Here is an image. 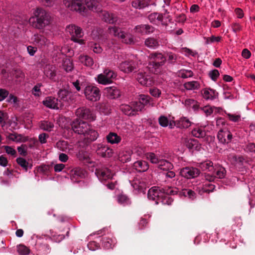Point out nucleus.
<instances>
[{
    "instance_id": "nucleus-3",
    "label": "nucleus",
    "mask_w": 255,
    "mask_h": 255,
    "mask_svg": "<svg viewBox=\"0 0 255 255\" xmlns=\"http://www.w3.org/2000/svg\"><path fill=\"white\" fill-rule=\"evenodd\" d=\"M33 14V15L29 19V23L33 27L37 29H43L51 23V17L49 13L44 9L36 8Z\"/></svg>"
},
{
    "instance_id": "nucleus-42",
    "label": "nucleus",
    "mask_w": 255,
    "mask_h": 255,
    "mask_svg": "<svg viewBox=\"0 0 255 255\" xmlns=\"http://www.w3.org/2000/svg\"><path fill=\"white\" fill-rule=\"evenodd\" d=\"M200 84L198 81H192L186 82L184 84V87L187 90H198L200 88Z\"/></svg>"
},
{
    "instance_id": "nucleus-59",
    "label": "nucleus",
    "mask_w": 255,
    "mask_h": 255,
    "mask_svg": "<svg viewBox=\"0 0 255 255\" xmlns=\"http://www.w3.org/2000/svg\"><path fill=\"white\" fill-rule=\"evenodd\" d=\"M118 202L123 206L128 205L130 203L129 199L125 195H120L118 196Z\"/></svg>"
},
{
    "instance_id": "nucleus-37",
    "label": "nucleus",
    "mask_w": 255,
    "mask_h": 255,
    "mask_svg": "<svg viewBox=\"0 0 255 255\" xmlns=\"http://www.w3.org/2000/svg\"><path fill=\"white\" fill-rule=\"evenodd\" d=\"M109 34L118 38L123 37L124 36V32L117 26H110L108 28Z\"/></svg>"
},
{
    "instance_id": "nucleus-25",
    "label": "nucleus",
    "mask_w": 255,
    "mask_h": 255,
    "mask_svg": "<svg viewBox=\"0 0 255 255\" xmlns=\"http://www.w3.org/2000/svg\"><path fill=\"white\" fill-rule=\"evenodd\" d=\"M102 19L106 22L114 24L117 22L118 17L114 13H110L106 11L101 12Z\"/></svg>"
},
{
    "instance_id": "nucleus-54",
    "label": "nucleus",
    "mask_w": 255,
    "mask_h": 255,
    "mask_svg": "<svg viewBox=\"0 0 255 255\" xmlns=\"http://www.w3.org/2000/svg\"><path fill=\"white\" fill-rule=\"evenodd\" d=\"M122 42L126 44H130L133 43V38L132 35L124 32V36L120 38Z\"/></svg>"
},
{
    "instance_id": "nucleus-8",
    "label": "nucleus",
    "mask_w": 255,
    "mask_h": 255,
    "mask_svg": "<svg viewBox=\"0 0 255 255\" xmlns=\"http://www.w3.org/2000/svg\"><path fill=\"white\" fill-rule=\"evenodd\" d=\"M164 11L165 13L164 14V15L157 12L150 14L148 16V20L151 23L157 25H167L168 22L170 21L171 19L168 15H166V13H168L167 10L165 9Z\"/></svg>"
},
{
    "instance_id": "nucleus-28",
    "label": "nucleus",
    "mask_w": 255,
    "mask_h": 255,
    "mask_svg": "<svg viewBox=\"0 0 255 255\" xmlns=\"http://www.w3.org/2000/svg\"><path fill=\"white\" fill-rule=\"evenodd\" d=\"M131 154V150L130 149H125L119 152L118 158L122 162L126 163L130 161Z\"/></svg>"
},
{
    "instance_id": "nucleus-51",
    "label": "nucleus",
    "mask_w": 255,
    "mask_h": 255,
    "mask_svg": "<svg viewBox=\"0 0 255 255\" xmlns=\"http://www.w3.org/2000/svg\"><path fill=\"white\" fill-rule=\"evenodd\" d=\"M181 194L191 200H194L196 198V193L191 189H183Z\"/></svg>"
},
{
    "instance_id": "nucleus-24",
    "label": "nucleus",
    "mask_w": 255,
    "mask_h": 255,
    "mask_svg": "<svg viewBox=\"0 0 255 255\" xmlns=\"http://www.w3.org/2000/svg\"><path fill=\"white\" fill-rule=\"evenodd\" d=\"M203 97L206 100H213L218 97V93L211 88H204L202 90Z\"/></svg>"
},
{
    "instance_id": "nucleus-64",
    "label": "nucleus",
    "mask_w": 255,
    "mask_h": 255,
    "mask_svg": "<svg viewBox=\"0 0 255 255\" xmlns=\"http://www.w3.org/2000/svg\"><path fill=\"white\" fill-rule=\"evenodd\" d=\"M245 150L246 152L251 153L252 154H255V143H249L246 145Z\"/></svg>"
},
{
    "instance_id": "nucleus-43",
    "label": "nucleus",
    "mask_w": 255,
    "mask_h": 255,
    "mask_svg": "<svg viewBox=\"0 0 255 255\" xmlns=\"http://www.w3.org/2000/svg\"><path fill=\"white\" fill-rule=\"evenodd\" d=\"M146 158L147 160L152 164L157 165L160 159H161L160 156H158L153 152H148L145 154Z\"/></svg>"
},
{
    "instance_id": "nucleus-55",
    "label": "nucleus",
    "mask_w": 255,
    "mask_h": 255,
    "mask_svg": "<svg viewBox=\"0 0 255 255\" xmlns=\"http://www.w3.org/2000/svg\"><path fill=\"white\" fill-rule=\"evenodd\" d=\"M42 86L41 83L36 84L32 89V94L35 96L39 97L41 95L40 88Z\"/></svg>"
},
{
    "instance_id": "nucleus-15",
    "label": "nucleus",
    "mask_w": 255,
    "mask_h": 255,
    "mask_svg": "<svg viewBox=\"0 0 255 255\" xmlns=\"http://www.w3.org/2000/svg\"><path fill=\"white\" fill-rule=\"evenodd\" d=\"M163 191H162L159 187L154 186L151 187L148 192L147 197L149 200L154 201L155 204L159 203V201Z\"/></svg>"
},
{
    "instance_id": "nucleus-12",
    "label": "nucleus",
    "mask_w": 255,
    "mask_h": 255,
    "mask_svg": "<svg viewBox=\"0 0 255 255\" xmlns=\"http://www.w3.org/2000/svg\"><path fill=\"white\" fill-rule=\"evenodd\" d=\"M76 115L85 120L93 121L96 119L95 115L89 109L82 107L77 109Z\"/></svg>"
},
{
    "instance_id": "nucleus-48",
    "label": "nucleus",
    "mask_w": 255,
    "mask_h": 255,
    "mask_svg": "<svg viewBox=\"0 0 255 255\" xmlns=\"http://www.w3.org/2000/svg\"><path fill=\"white\" fill-rule=\"evenodd\" d=\"M62 67L67 72L71 71L73 69L72 62L68 58H66L63 61Z\"/></svg>"
},
{
    "instance_id": "nucleus-18",
    "label": "nucleus",
    "mask_w": 255,
    "mask_h": 255,
    "mask_svg": "<svg viewBox=\"0 0 255 255\" xmlns=\"http://www.w3.org/2000/svg\"><path fill=\"white\" fill-rule=\"evenodd\" d=\"M137 81L143 86H151L154 83L152 77L145 73L139 72L136 76Z\"/></svg>"
},
{
    "instance_id": "nucleus-56",
    "label": "nucleus",
    "mask_w": 255,
    "mask_h": 255,
    "mask_svg": "<svg viewBox=\"0 0 255 255\" xmlns=\"http://www.w3.org/2000/svg\"><path fill=\"white\" fill-rule=\"evenodd\" d=\"M217 108L215 107L205 106L201 109L202 113H204L206 116H210L214 111L216 110Z\"/></svg>"
},
{
    "instance_id": "nucleus-57",
    "label": "nucleus",
    "mask_w": 255,
    "mask_h": 255,
    "mask_svg": "<svg viewBox=\"0 0 255 255\" xmlns=\"http://www.w3.org/2000/svg\"><path fill=\"white\" fill-rule=\"evenodd\" d=\"M166 58L169 63L174 64L176 62L177 56L175 53L169 52H167Z\"/></svg>"
},
{
    "instance_id": "nucleus-20",
    "label": "nucleus",
    "mask_w": 255,
    "mask_h": 255,
    "mask_svg": "<svg viewBox=\"0 0 255 255\" xmlns=\"http://www.w3.org/2000/svg\"><path fill=\"white\" fill-rule=\"evenodd\" d=\"M217 137L221 143L224 144L230 142L232 134L228 130L220 129L218 133Z\"/></svg>"
},
{
    "instance_id": "nucleus-1",
    "label": "nucleus",
    "mask_w": 255,
    "mask_h": 255,
    "mask_svg": "<svg viewBox=\"0 0 255 255\" xmlns=\"http://www.w3.org/2000/svg\"><path fill=\"white\" fill-rule=\"evenodd\" d=\"M72 129L75 132L83 135L85 139L91 142L95 141L99 136V133L92 126L86 122L76 120L71 125Z\"/></svg>"
},
{
    "instance_id": "nucleus-9",
    "label": "nucleus",
    "mask_w": 255,
    "mask_h": 255,
    "mask_svg": "<svg viewBox=\"0 0 255 255\" xmlns=\"http://www.w3.org/2000/svg\"><path fill=\"white\" fill-rule=\"evenodd\" d=\"M84 94L87 100L92 102L99 101L101 97L99 89L93 85L86 86L84 89Z\"/></svg>"
},
{
    "instance_id": "nucleus-36",
    "label": "nucleus",
    "mask_w": 255,
    "mask_h": 255,
    "mask_svg": "<svg viewBox=\"0 0 255 255\" xmlns=\"http://www.w3.org/2000/svg\"><path fill=\"white\" fill-rule=\"evenodd\" d=\"M39 127L43 130L51 131L54 128V124L48 121H42L39 122Z\"/></svg>"
},
{
    "instance_id": "nucleus-6",
    "label": "nucleus",
    "mask_w": 255,
    "mask_h": 255,
    "mask_svg": "<svg viewBox=\"0 0 255 255\" xmlns=\"http://www.w3.org/2000/svg\"><path fill=\"white\" fill-rule=\"evenodd\" d=\"M117 76L116 72L113 70L106 68L103 72L97 75L96 78V81L100 84L106 85L113 83V80Z\"/></svg>"
},
{
    "instance_id": "nucleus-53",
    "label": "nucleus",
    "mask_w": 255,
    "mask_h": 255,
    "mask_svg": "<svg viewBox=\"0 0 255 255\" xmlns=\"http://www.w3.org/2000/svg\"><path fill=\"white\" fill-rule=\"evenodd\" d=\"M17 251L19 255H27L30 253V250L23 245L18 246L17 247Z\"/></svg>"
},
{
    "instance_id": "nucleus-47",
    "label": "nucleus",
    "mask_w": 255,
    "mask_h": 255,
    "mask_svg": "<svg viewBox=\"0 0 255 255\" xmlns=\"http://www.w3.org/2000/svg\"><path fill=\"white\" fill-rule=\"evenodd\" d=\"M191 125V122L186 117L180 119L178 123V126L180 128H188Z\"/></svg>"
},
{
    "instance_id": "nucleus-40",
    "label": "nucleus",
    "mask_w": 255,
    "mask_h": 255,
    "mask_svg": "<svg viewBox=\"0 0 255 255\" xmlns=\"http://www.w3.org/2000/svg\"><path fill=\"white\" fill-rule=\"evenodd\" d=\"M17 163L25 171H27L28 169L32 168V165L24 158L18 157L16 159Z\"/></svg>"
},
{
    "instance_id": "nucleus-58",
    "label": "nucleus",
    "mask_w": 255,
    "mask_h": 255,
    "mask_svg": "<svg viewBox=\"0 0 255 255\" xmlns=\"http://www.w3.org/2000/svg\"><path fill=\"white\" fill-rule=\"evenodd\" d=\"M131 104L134 111V115L136 114L137 112L141 111L144 108L143 104H141L139 102H133Z\"/></svg>"
},
{
    "instance_id": "nucleus-63",
    "label": "nucleus",
    "mask_w": 255,
    "mask_h": 255,
    "mask_svg": "<svg viewBox=\"0 0 255 255\" xmlns=\"http://www.w3.org/2000/svg\"><path fill=\"white\" fill-rule=\"evenodd\" d=\"M208 74L211 79L214 81L217 80L220 75L219 71L217 69L210 71Z\"/></svg>"
},
{
    "instance_id": "nucleus-23",
    "label": "nucleus",
    "mask_w": 255,
    "mask_h": 255,
    "mask_svg": "<svg viewBox=\"0 0 255 255\" xmlns=\"http://www.w3.org/2000/svg\"><path fill=\"white\" fill-rule=\"evenodd\" d=\"M60 101L57 98L47 97L43 101V104L50 109H58Z\"/></svg>"
},
{
    "instance_id": "nucleus-39",
    "label": "nucleus",
    "mask_w": 255,
    "mask_h": 255,
    "mask_svg": "<svg viewBox=\"0 0 255 255\" xmlns=\"http://www.w3.org/2000/svg\"><path fill=\"white\" fill-rule=\"evenodd\" d=\"M79 61L84 65L92 66L94 64L93 59L88 55H81L79 57Z\"/></svg>"
},
{
    "instance_id": "nucleus-32",
    "label": "nucleus",
    "mask_w": 255,
    "mask_h": 255,
    "mask_svg": "<svg viewBox=\"0 0 255 255\" xmlns=\"http://www.w3.org/2000/svg\"><path fill=\"white\" fill-rule=\"evenodd\" d=\"M150 4V0H133L131 2L133 7L141 9L147 7Z\"/></svg>"
},
{
    "instance_id": "nucleus-11",
    "label": "nucleus",
    "mask_w": 255,
    "mask_h": 255,
    "mask_svg": "<svg viewBox=\"0 0 255 255\" xmlns=\"http://www.w3.org/2000/svg\"><path fill=\"white\" fill-rule=\"evenodd\" d=\"M177 190L174 188H169L167 190H163V195L159 201L164 205H171L173 201V199L169 196V195H174L177 194Z\"/></svg>"
},
{
    "instance_id": "nucleus-19",
    "label": "nucleus",
    "mask_w": 255,
    "mask_h": 255,
    "mask_svg": "<svg viewBox=\"0 0 255 255\" xmlns=\"http://www.w3.org/2000/svg\"><path fill=\"white\" fill-rule=\"evenodd\" d=\"M86 172L80 168H75L70 171V177L73 182H79L81 178L85 177Z\"/></svg>"
},
{
    "instance_id": "nucleus-52",
    "label": "nucleus",
    "mask_w": 255,
    "mask_h": 255,
    "mask_svg": "<svg viewBox=\"0 0 255 255\" xmlns=\"http://www.w3.org/2000/svg\"><path fill=\"white\" fill-rule=\"evenodd\" d=\"M89 46L91 49H92L93 52L95 53L100 54L103 51V49L99 44L95 43L93 42H90L89 43Z\"/></svg>"
},
{
    "instance_id": "nucleus-45",
    "label": "nucleus",
    "mask_w": 255,
    "mask_h": 255,
    "mask_svg": "<svg viewBox=\"0 0 255 255\" xmlns=\"http://www.w3.org/2000/svg\"><path fill=\"white\" fill-rule=\"evenodd\" d=\"M56 147L62 151H67L72 149L68 143V142L64 140H60L56 143Z\"/></svg>"
},
{
    "instance_id": "nucleus-33",
    "label": "nucleus",
    "mask_w": 255,
    "mask_h": 255,
    "mask_svg": "<svg viewBox=\"0 0 255 255\" xmlns=\"http://www.w3.org/2000/svg\"><path fill=\"white\" fill-rule=\"evenodd\" d=\"M106 139L109 143L111 144H118L119 143L122 138L120 136L118 135L117 133L113 132H110L107 136Z\"/></svg>"
},
{
    "instance_id": "nucleus-17",
    "label": "nucleus",
    "mask_w": 255,
    "mask_h": 255,
    "mask_svg": "<svg viewBox=\"0 0 255 255\" xmlns=\"http://www.w3.org/2000/svg\"><path fill=\"white\" fill-rule=\"evenodd\" d=\"M37 255H47L50 253L51 249L44 240H39L36 244Z\"/></svg>"
},
{
    "instance_id": "nucleus-61",
    "label": "nucleus",
    "mask_w": 255,
    "mask_h": 255,
    "mask_svg": "<svg viewBox=\"0 0 255 255\" xmlns=\"http://www.w3.org/2000/svg\"><path fill=\"white\" fill-rule=\"evenodd\" d=\"M182 52L185 53L186 56H192L196 57L198 55V53L196 51L192 50L186 47L182 48Z\"/></svg>"
},
{
    "instance_id": "nucleus-22",
    "label": "nucleus",
    "mask_w": 255,
    "mask_h": 255,
    "mask_svg": "<svg viewBox=\"0 0 255 255\" xmlns=\"http://www.w3.org/2000/svg\"><path fill=\"white\" fill-rule=\"evenodd\" d=\"M32 40L38 46H48L50 44V41L48 39L44 36L38 34H34L32 37Z\"/></svg>"
},
{
    "instance_id": "nucleus-44",
    "label": "nucleus",
    "mask_w": 255,
    "mask_h": 255,
    "mask_svg": "<svg viewBox=\"0 0 255 255\" xmlns=\"http://www.w3.org/2000/svg\"><path fill=\"white\" fill-rule=\"evenodd\" d=\"M102 0H85V4L89 9L96 10Z\"/></svg>"
},
{
    "instance_id": "nucleus-38",
    "label": "nucleus",
    "mask_w": 255,
    "mask_h": 255,
    "mask_svg": "<svg viewBox=\"0 0 255 255\" xmlns=\"http://www.w3.org/2000/svg\"><path fill=\"white\" fill-rule=\"evenodd\" d=\"M145 45L149 48L155 49L159 46L158 40L153 37L146 38L144 41Z\"/></svg>"
},
{
    "instance_id": "nucleus-21",
    "label": "nucleus",
    "mask_w": 255,
    "mask_h": 255,
    "mask_svg": "<svg viewBox=\"0 0 255 255\" xmlns=\"http://www.w3.org/2000/svg\"><path fill=\"white\" fill-rule=\"evenodd\" d=\"M105 92L107 97L111 99H117L121 95L120 90L115 86L106 87Z\"/></svg>"
},
{
    "instance_id": "nucleus-60",
    "label": "nucleus",
    "mask_w": 255,
    "mask_h": 255,
    "mask_svg": "<svg viewBox=\"0 0 255 255\" xmlns=\"http://www.w3.org/2000/svg\"><path fill=\"white\" fill-rule=\"evenodd\" d=\"M139 102L141 104H143L144 106L149 103L151 98L147 95H139Z\"/></svg>"
},
{
    "instance_id": "nucleus-5",
    "label": "nucleus",
    "mask_w": 255,
    "mask_h": 255,
    "mask_svg": "<svg viewBox=\"0 0 255 255\" xmlns=\"http://www.w3.org/2000/svg\"><path fill=\"white\" fill-rule=\"evenodd\" d=\"M66 31L71 36V40L80 45L85 44V40L81 39L84 35L82 29L75 24H69L66 26Z\"/></svg>"
},
{
    "instance_id": "nucleus-13",
    "label": "nucleus",
    "mask_w": 255,
    "mask_h": 255,
    "mask_svg": "<svg viewBox=\"0 0 255 255\" xmlns=\"http://www.w3.org/2000/svg\"><path fill=\"white\" fill-rule=\"evenodd\" d=\"M95 173L101 182L111 179L114 175L111 170L107 167L97 169Z\"/></svg>"
},
{
    "instance_id": "nucleus-62",
    "label": "nucleus",
    "mask_w": 255,
    "mask_h": 255,
    "mask_svg": "<svg viewBox=\"0 0 255 255\" xmlns=\"http://www.w3.org/2000/svg\"><path fill=\"white\" fill-rule=\"evenodd\" d=\"M229 120L233 122H238L241 121V116L240 115L232 114L230 113L226 114Z\"/></svg>"
},
{
    "instance_id": "nucleus-34",
    "label": "nucleus",
    "mask_w": 255,
    "mask_h": 255,
    "mask_svg": "<svg viewBox=\"0 0 255 255\" xmlns=\"http://www.w3.org/2000/svg\"><path fill=\"white\" fill-rule=\"evenodd\" d=\"M44 73L47 77L53 79L56 76L55 67L52 65H47L44 67Z\"/></svg>"
},
{
    "instance_id": "nucleus-2",
    "label": "nucleus",
    "mask_w": 255,
    "mask_h": 255,
    "mask_svg": "<svg viewBox=\"0 0 255 255\" xmlns=\"http://www.w3.org/2000/svg\"><path fill=\"white\" fill-rule=\"evenodd\" d=\"M214 172L218 178H223L226 174V170L223 167H219L215 169ZM213 173V172H212ZM215 174H205V181L201 184H199L197 188L199 193L201 195L205 193H209L212 192L215 188V186L211 183L215 179Z\"/></svg>"
},
{
    "instance_id": "nucleus-27",
    "label": "nucleus",
    "mask_w": 255,
    "mask_h": 255,
    "mask_svg": "<svg viewBox=\"0 0 255 255\" xmlns=\"http://www.w3.org/2000/svg\"><path fill=\"white\" fill-rule=\"evenodd\" d=\"M103 30L101 28H96L92 30L91 33V37L94 40L97 41L99 42H104L107 37L105 38L103 35Z\"/></svg>"
},
{
    "instance_id": "nucleus-46",
    "label": "nucleus",
    "mask_w": 255,
    "mask_h": 255,
    "mask_svg": "<svg viewBox=\"0 0 255 255\" xmlns=\"http://www.w3.org/2000/svg\"><path fill=\"white\" fill-rule=\"evenodd\" d=\"M192 134L197 138H203L206 135V132L202 128H196L192 130Z\"/></svg>"
},
{
    "instance_id": "nucleus-16",
    "label": "nucleus",
    "mask_w": 255,
    "mask_h": 255,
    "mask_svg": "<svg viewBox=\"0 0 255 255\" xmlns=\"http://www.w3.org/2000/svg\"><path fill=\"white\" fill-rule=\"evenodd\" d=\"M200 173L199 170L195 167H186L180 170V175L187 179L194 178L196 177Z\"/></svg>"
},
{
    "instance_id": "nucleus-14",
    "label": "nucleus",
    "mask_w": 255,
    "mask_h": 255,
    "mask_svg": "<svg viewBox=\"0 0 255 255\" xmlns=\"http://www.w3.org/2000/svg\"><path fill=\"white\" fill-rule=\"evenodd\" d=\"M97 153L103 157H110L113 154V149L104 144H95Z\"/></svg>"
},
{
    "instance_id": "nucleus-30",
    "label": "nucleus",
    "mask_w": 255,
    "mask_h": 255,
    "mask_svg": "<svg viewBox=\"0 0 255 255\" xmlns=\"http://www.w3.org/2000/svg\"><path fill=\"white\" fill-rule=\"evenodd\" d=\"M157 166L159 169L164 171L172 170L173 168L172 163L162 158L160 159Z\"/></svg>"
},
{
    "instance_id": "nucleus-4",
    "label": "nucleus",
    "mask_w": 255,
    "mask_h": 255,
    "mask_svg": "<svg viewBox=\"0 0 255 255\" xmlns=\"http://www.w3.org/2000/svg\"><path fill=\"white\" fill-rule=\"evenodd\" d=\"M149 59L150 60L148 67L149 70L155 74L160 72V67L164 65L166 58L161 53L153 52L149 54Z\"/></svg>"
},
{
    "instance_id": "nucleus-29",
    "label": "nucleus",
    "mask_w": 255,
    "mask_h": 255,
    "mask_svg": "<svg viewBox=\"0 0 255 255\" xmlns=\"http://www.w3.org/2000/svg\"><path fill=\"white\" fill-rule=\"evenodd\" d=\"M112 235L109 234L108 236H105L102 238V245L106 249L112 248L116 244L115 238H112Z\"/></svg>"
},
{
    "instance_id": "nucleus-35",
    "label": "nucleus",
    "mask_w": 255,
    "mask_h": 255,
    "mask_svg": "<svg viewBox=\"0 0 255 255\" xmlns=\"http://www.w3.org/2000/svg\"><path fill=\"white\" fill-rule=\"evenodd\" d=\"M199 166L203 171L208 170V171L212 173L215 170L213 163L210 160H206L200 163Z\"/></svg>"
},
{
    "instance_id": "nucleus-41",
    "label": "nucleus",
    "mask_w": 255,
    "mask_h": 255,
    "mask_svg": "<svg viewBox=\"0 0 255 255\" xmlns=\"http://www.w3.org/2000/svg\"><path fill=\"white\" fill-rule=\"evenodd\" d=\"M120 109L125 115L129 116L135 115L132 104L131 105L123 104L121 106Z\"/></svg>"
},
{
    "instance_id": "nucleus-7",
    "label": "nucleus",
    "mask_w": 255,
    "mask_h": 255,
    "mask_svg": "<svg viewBox=\"0 0 255 255\" xmlns=\"http://www.w3.org/2000/svg\"><path fill=\"white\" fill-rule=\"evenodd\" d=\"M63 3L69 10L75 11L82 15L86 12L87 9L83 0H63Z\"/></svg>"
},
{
    "instance_id": "nucleus-50",
    "label": "nucleus",
    "mask_w": 255,
    "mask_h": 255,
    "mask_svg": "<svg viewBox=\"0 0 255 255\" xmlns=\"http://www.w3.org/2000/svg\"><path fill=\"white\" fill-rule=\"evenodd\" d=\"M179 77L182 78H187L193 76V72L191 70L181 69L178 72Z\"/></svg>"
},
{
    "instance_id": "nucleus-26",
    "label": "nucleus",
    "mask_w": 255,
    "mask_h": 255,
    "mask_svg": "<svg viewBox=\"0 0 255 255\" xmlns=\"http://www.w3.org/2000/svg\"><path fill=\"white\" fill-rule=\"evenodd\" d=\"M158 123L162 127L168 126L170 128H173L175 126V123L173 120H171L163 115H161L158 118Z\"/></svg>"
},
{
    "instance_id": "nucleus-10",
    "label": "nucleus",
    "mask_w": 255,
    "mask_h": 255,
    "mask_svg": "<svg viewBox=\"0 0 255 255\" xmlns=\"http://www.w3.org/2000/svg\"><path fill=\"white\" fill-rule=\"evenodd\" d=\"M137 68V64L131 59H128L123 61L118 65L119 70L127 74L135 71Z\"/></svg>"
},
{
    "instance_id": "nucleus-49",
    "label": "nucleus",
    "mask_w": 255,
    "mask_h": 255,
    "mask_svg": "<svg viewBox=\"0 0 255 255\" xmlns=\"http://www.w3.org/2000/svg\"><path fill=\"white\" fill-rule=\"evenodd\" d=\"M101 112L105 115H108L110 113L109 105L107 103H101L98 106Z\"/></svg>"
},
{
    "instance_id": "nucleus-31",
    "label": "nucleus",
    "mask_w": 255,
    "mask_h": 255,
    "mask_svg": "<svg viewBox=\"0 0 255 255\" xmlns=\"http://www.w3.org/2000/svg\"><path fill=\"white\" fill-rule=\"evenodd\" d=\"M134 168L138 172H145L149 168L148 163L144 160H138L133 164Z\"/></svg>"
}]
</instances>
